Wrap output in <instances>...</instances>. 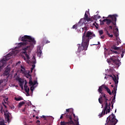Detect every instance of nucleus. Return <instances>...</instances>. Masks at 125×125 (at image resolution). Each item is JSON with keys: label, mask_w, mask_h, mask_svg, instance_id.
<instances>
[{"label": "nucleus", "mask_w": 125, "mask_h": 125, "mask_svg": "<svg viewBox=\"0 0 125 125\" xmlns=\"http://www.w3.org/2000/svg\"><path fill=\"white\" fill-rule=\"evenodd\" d=\"M21 42L19 43L18 44V47H22V46H26V47L23 48L22 50H23V53L25 54L27 60L30 59V57L28 55L26 50L30 51L31 49L34 48V44H36V41L35 39L32 38V37L28 35H25L21 38Z\"/></svg>", "instance_id": "nucleus-1"}, {"label": "nucleus", "mask_w": 125, "mask_h": 125, "mask_svg": "<svg viewBox=\"0 0 125 125\" xmlns=\"http://www.w3.org/2000/svg\"><path fill=\"white\" fill-rule=\"evenodd\" d=\"M95 37V34H93V32L87 31L86 34L85 31L82 37V44H78L77 45L78 46L77 53H80L81 51H83V54H85V50H87V47H88L89 40H91Z\"/></svg>", "instance_id": "nucleus-2"}, {"label": "nucleus", "mask_w": 125, "mask_h": 125, "mask_svg": "<svg viewBox=\"0 0 125 125\" xmlns=\"http://www.w3.org/2000/svg\"><path fill=\"white\" fill-rule=\"evenodd\" d=\"M105 84H103L102 86H99L98 89V92L102 95H100V98H99V102L100 104H103L104 102L105 106L104 108L103 109L102 113L98 115L99 118H102L103 116L105 115V111L107 110L108 108V104H107V101H108V97L106 96L105 93L102 92L103 88H104Z\"/></svg>", "instance_id": "nucleus-3"}, {"label": "nucleus", "mask_w": 125, "mask_h": 125, "mask_svg": "<svg viewBox=\"0 0 125 125\" xmlns=\"http://www.w3.org/2000/svg\"><path fill=\"white\" fill-rule=\"evenodd\" d=\"M117 17H119L117 14L109 15L106 19H104V21H105V23L107 26L110 25H114L113 27H117ZM108 18H111L109 19Z\"/></svg>", "instance_id": "nucleus-4"}, {"label": "nucleus", "mask_w": 125, "mask_h": 125, "mask_svg": "<svg viewBox=\"0 0 125 125\" xmlns=\"http://www.w3.org/2000/svg\"><path fill=\"white\" fill-rule=\"evenodd\" d=\"M109 77L112 78L113 81L115 83V87H114L113 90L112 91V94L114 95L112 101L114 103L116 102V94H117V87H118V83H119V77L118 75L116 76L115 75H109Z\"/></svg>", "instance_id": "nucleus-5"}, {"label": "nucleus", "mask_w": 125, "mask_h": 125, "mask_svg": "<svg viewBox=\"0 0 125 125\" xmlns=\"http://www.w3.org/2000/svg\"><path fill=\"white\" fill-rule=\"evenodd\" d=\"M63 117H65L67 122L62 121L61 122V125H74V121L72 120V117H71V114L69 115V112H68V113L62 114L61 116L60 119H62Z\"/></svg>", "instance_id": "nucleus-6"}, {"label": "nucleus", "mask_w": 125, "mask_h": 125, "mask_svg": "<svg viewBox=\"0 0 125 125\" xmlns=\"http://www.w3.org/2000/svg\"><path fill=\"white\" fill-rule=\"evenodd\" d=\"M117 123H118V120L116 119V116L112 113L107 118L104 125H116Z\"/></svg>", "instance_id": "nucleus-7"}, {"label": "nucleus", "mask_w": 125, "mask_h": 125, "mask_svg": "<svg viewBox=\"0 0 125 125\" xmlns=\"http://www.w3.org/2000/svg\"><path fill=\"white\" fill-rule=\"evenodd\" d=\"M66 111L67 113H69V115H70L71 121H73V116L74 117L73 120L75 122H74L73 124H70V125H79V117L74 113V109L73 108H69L66 109Z\"/></svg>", "instance_id": "nucleus-8"}, {"label": "nucleus", "mask_w": 125, "mask_h": 125, "mask_svg": "<svg viewBox=\"0 0 125 125\" xmlns=\"http://www.w3.org/2000/svg\"><path fill=\"white\" fill-rule=\"evenodd\" d=\"M90 18H88V15L85 13L84 18L83 19H81L80 21H79V23H82V24H84L85 26H88L87 23L90 21Z\"/></svg>", "instance_id": "nucleus-9"}, {"label": "nucleus", "mask_w": 125, "mask_h": 125, "mask_svg": "<svg viewBox=\"0 0 125 125\" xmlns=\"http://www.w3.org/2000/svg\"><path fill=\"white\" fill-rule=\"evenodd\" d=\"M110 62L113 63V64H115L117 66H120V64H121V62H120V60H119L118 59V57L116 56H112V57H111L110 60L108 61V63H110Z\"/></svg>", "instance_id": "nucleus-10"}, {"label": "nucleus", "mask_w": 125, "mask_h": 125, "mask_svg": "<svg viewBox=\"0 0 125 125\" xmlns=\"http://www.w3.org/2000/svg\"><path fill=\"white\" fill-rule=\"evenodd\" d=\"M110 101H111V99L107 101V108L105 111V115H107V114H109V113L111 112V103H110Z\"/></svg>", "instance_id": "nucleus-11"}, {"label": "nucleus", "mask_w": 125, "mask_h": 125, "mask_svg": "<svg viewBox=\"0 0 125 125\" xmlns=\"http://www.w3.org/2000/svg\"><path fill=\"white\" fill-rule=\"evenodd\" d=\"M24 87V90L25 92H26V96H30V94L29 93V92L30 91V88L28 87L27 85V83H25Z\"/></svg>", "instance_id": "nucleus-12"}, {"label": "nucleus", "mask_w": 125, "mask_h": 125, "mask_svg": "<svg viewBox=\"0 0 125 125\" xmlns=\"http://www.w3.org/2000/svg\"><path fill=\"white\" fill-rule=\"evenodd\" d=\"M5 118L6 121L7 122V123H10V120H11V114H4Z\"/></svg>", "instance_id": "nucleus-13"}, {"label": "nucleus", "mask_w": 125, "mask_h": 125, "mask_svg": "<svg viewBox=\"0 0 125 125\" xmlns=\"http://www.w3.org/2000/svg\"><path fill=\"white\" fill-rule=\"evenodd\" d=\"M9 73H10V68L8 67V66H7L5 71L4 72L3 75L8 76V75H9Z\"/></svg>", "instance_id": "nucleus-14"}, {"label": "nucleus", "mask_w": 125, "mask_h": 125, "mask_svg": "<svg viewBox=\"0 0 125 125\" xmlns=\"http://www.w3.org/2000/svg\"><path fill=\"white\" fill-rule=\"evenodd\" d=\"M12 56V54H8L6 57H5V59H2V62H3V61H5V62H6V61H7V60H9V59H10V57Z\"/></svg>", "instance_id": "nucleus-15"}, {"label": "nucleus", "mask_w": 125, "mask_h": 125, "mask_svg": "<svg viewBox=\"0 0 125 125\" xmlns=\"http://www.w3.org/2000/svg\"><path fill=\"white\" fill-rule=\"evenodd\" d=\"M113 28H115L113 32L114 35L116 38H118V36H119V29L117 27V26L116 27H114Z\"/></svg>", "instance_id": "nucleus-16"}, {"label": "nucleus", "mask_w": 125, "mask_h": 125, "mask_svg": "<svg viewBox=\"0 0 125 125\" xmlns=\"http://www.w3.org/2000/svg\"><path fill=\"white\" fill-rule=\"evenodd\" d=\"M41 47L40 46L38 47V53L37 55L39 57H41L42 56V50L41 49Z\"/></svg>", "instance_id": "nucleus-17"}, {"label": "nucleus", "mask_w": 125, "mask_h": 125, "mask_svg": "<svg viewBox=\"0 0 125 125\" xmlns=\"http://www.w3.org/2000/svg\"><path fill=\"white\" fill-rule=\"evenodd\" d=\"M112 47L113 49H114V50H118V51H122L123 49V47H117L115 45H113Z\"/></svg>", "instance_id": "nucleus-18"}, {"label": "nucleus", "mask_w": 125, "mask_h": 125, "mask_svg": "<svg viewBox=\"0 0 125 125\" xmlns=\"http://www.w3.org/2000/svg\"><path fill=\"white\" fill-rule=\"evenodd\" d=\"M104 89L107 91V93L109 94V95H112V92H111V90L108 88L107 85H104Z\"/></svg>", "instance_id": "nucleus-19"}, {"label": "nucleus", "mask_w": 125, "mask_h": 125, "mask_svg": "<svg viewBox=\"0 0 125 125\" xmlns=\"http://www.w3.org/2000/svg\"><path fill=\"white\" fill-rule=\"evenodd\" d=\"M32 62L33 64H32V67L31 68V73H32L33 72V70L35 69V67H36V65H35V64L37 63L36 60H34V61H33Z\"/></svg>", "instance_id": "nucleus-20"}, {"label": "nucleus", "mask_w": 125, "mask_h": 125, "mask_svg": "<svg viewBox=\"0 0 125 125\" xmlns=\"http://www.w3.org/2000/svg\"><path fill=\"white\" fill-rule=\"evenodd\" d=\"M105 32L106 35H107V36H108L109 38H113V34L110 35L109 34V31H108V30H107V28L105 29Z\"/></svg>", "instance_id": "nucleus-21"}, {"label": "nucleus", "mask_w": 125, "mask_h": 125, "mask_svg": "<svg viewBox=\"0 0 125 125\" xmlns=\"http://www.w3.org/2000/svg\"><path fill=\"white\" fill-rule=\"evenodd\" d=\"M79 24H80V23H78V24H76L75 25H74L72 27V29H75V30H77L78 29V28H79V27H80V26L79 25Z\"/></svg>", "instance_id": "nucleus-22"}, {"label": "nucleus", "mask_w": 125, "mask_h": 125, "mask_svg": "<svg viewBox=\"0 0 125 125\" xmlns=\"http://www.w3.org/2000/svg\"><path fill=\"white\" fill-rule=\"evenodd\" d=\"M21 74H25V73H26V69H25V68H24V67H23L22 66H21Z\"/></svg>", "instance_id": "nucleus-23"}, {"label": "nucleus", "mask_w": 125, "mask_h": 125, "mask_svg": "<svg viewBox=\"0 0 125 125\" xmlns=\"http://www.w3.org/2000/svg\"><path fill=\"white\" fill-rule=\"evenodd\" d=\"M24 104H25V102L22 101V102H21L18 105V107L20 108L21 107H22V106H23L24 105Z\"/></svg>", "instance_id": "nucleus-24"}, {"label": "nucleus", "mask_w": 125, "mask_h": 125, "mask_svg": "<svg viewBox=\"0 0 125 125\" xmlns=\"http://www.w3.org/2000/svg\"><path fill=\"white\" fill-rule=\"evenodd\" d=\"M41 118L44 119L43 121L44 122H47V120H46V116L43 115V116H41Z\"/></svg>", "instance_id": "nucleus-25"}, {"label": "nucleus", "mask_w": 125, "mask_h": 125, "mask_svg": "<svg viewBox=\"0 0 125 125\" xmlns=\"http://www.w3.org/2000/svg\"><path fill=\"white\" fill-rule=\"evenodd\" d=\"M15 99L16 101H20L21 100H23V99L21 97L15 98Z\"/></svg>", "instance_id": "nucleus-26"}, {"label": "nucleus", "mask_w": 125, "mask_h": 125, "mask_svg": "<svg viewBox=\"0 0 125 125\" xmlns=\"http://www.w3.org/2000/svg\"><path fill=\"white\" fill-rule=\"evenodd\" d=\"M96 25H97V26H96ZM96 25L94 23H92L93 27H96V29H98V24L96 23Z\"/></svg>", "instance_id": "nucleus-27"}, {"label": "nucleus", "mask_w": 125, "mask_h": 125, "mask_svg": "<svg viewBox=\"0 0 125 125\" xmlns=\"http://www.w3.org/2000/svg\"><path fill=\"white\" fill-rule=\"evenodd\" d=\"M108 26L107 27V28H109V30H113V26L112 25H108Z\"/></svg>", "instance_id": "nucleus-28"}, {"label": "nucleus", "mask_w": 125, "mask_h": 125, "mask_svg": "<svg viewBox=\"0 0 125 125\" xmlns=\"http://www.w3.org/2000/svg\"><path fill=\"white\" fill-rule=\"evenodd\" d=\"M119 51H121V52H122V53L121 54V58H123V57H124V53H125V50L124 51L123 49V50Z\"/></svg>", "instance_id": "nucleus-29"}, {"label": "nucleus", "mask_w": 125, "mask_h": 125, "mask_svg": "<svg viewBox=\"0 0 125 125\" xmlns=\"http://www.w3.org/2000/svg\"><path fill=\"white\" fill-rule=\"evenodd\" d=\"M99 33L100 36H102V35H103V30H101L100 31H99Z\"/></svg>", "instance_id": "nucleus-30"}, {"label": "nucleus", "mask_w": 125, "mask_h": 125, "mask_svg": "<svg viewBox=\"0 0 125 125\" xmlns=\"http://www.w3.org/2000/svg\"><path fill=\"white\" fill-rule=\"evenodd\" d=\"M29 84H30V85H33V81H32V80H30L29 82Z\"/></svg>", "instance_id": "nucleus-31"}, {"label": "nucleus", "mask_w": 125, "mask_h": 125, "mask_svg": "<svg viewBox=\"0 0 125 125\" xmlns=\"http://www.w3.org/2000/svg\"><path fill=\"white\" fill-rule=\"evenodd\" d=\"M0 111L1 113H2V111H3V107H2V105L0 104Z\"/></svg>", "instance_id": "nucleus-32"}, {"label": "nucleus", "mask_w": 125, "mask_h": 125, "mask_svg": "<svg viewBox=\"0 0 125 125\" xmlns=\"http://www.w3.org/2000/svg\"><path fill=\"white\" fill-rule=\"evenodd\" d=\"M4 111V115H5L6 114H10L9 112H8V110L7 109H6L5 110V111Z\"/></svg>", "instance_id": "nucleus-33"}, {"label": "nucleus", "mask_w": 125, "mask_h": 125, "mask_svg": "<svg viewBox=\"0 0 125 125\" xmlns=\"http://www.w3.org/2000/svg\"><path fill=\"white\" fill-rule=\"evenodd\" d=\"M114 103H115L113 102V101H111V105H112V106H111L112 109H113V108H114Z\"/></svg>", "instance_id": "nucleus-34"}, {"label": "nucleus", "mask_w": 125, "mask_h": 125, "mask_svg": "<svg viewBox=\"0 0 125 125\" xmlns=\"http://www.w3.org/2000/svg\"><path fill=\"white\" fill-rule=\"evenodd\" d=\"M37 83H38V82L37 81H34L33 86H34V85H36V84H37Z\"/></svg>", "instance_id": "nucleus-35"}, {"label": "nucleus", "mask_w": 125, "mask_h": 125, "mask_svg": "<svg viewBox=\"0 0 125 125\" xmlns=\"http://www.w3.org/2000/svg\"><path fill=\"white\" fill-rule=\"evenodd\" d=\"M36 123L37 125H41V121L40 120H37Z\"/></svg>", "instance_id": "nucleus-36"}, {"label": "nucleus", "mask_w": 125, "mask_h": 125, "mask_svg": "<svg viewBox=\"0 0 125 125\" xmlns=\"http://www.w3.org/2000/svg\"><path fill=\"white\" fill-rule=\"evenodd\" d=\"M41 122H42V125H46V122H43L41 121Z\"/></svg>", "instance_id": "nucleus-37"}, {"label": "nucleus", "mask_w": 125, "mask_h": 125, "mask_svg": "<svg viewBox=\"0 0 125 125\" xmlns=\"http://www.w3.org/2000/svg\"><path fill=\"white\" fill-rule=\"evenodd\" d=\"M104 22H106V21H104V20L101 22V25H104Z\"/></svg>", "instance_id": "nucleus-38"}, {"label": "nucleus", "mask_w": 125, "mask_h": 125, "mask_svg": "<svg viewBox=\"0 0 125 125\" xmlns=\"http://www.w3.org/2000/svg\"><path fill=\"white\" fill-rule=\"evenodd\" d=\"M83 29H84L85 30V33L86 32V31H87V27L85 26L84 27Z\"/></svg>", "instance_id": "nucleus-39"}, {"label": "nucleus", "mask_w": 125, "mask_h": 125, "mask_svg": "<svg viewBox=\"0 0 125 125\" xmlns=\"http://www.w3.org/2000/svg\"><path fill=\"white\" fill-rule=\"evenodd\" d=\"M98 44H100V42H98L97 44H94L93 45H98Z\"/></svg>", "instance_id": "nucleus-40"}, {"label": "nucleus", "mask_w": 125, "mask_h": 125, "mask_svg": "<svg viewBox=\"0 0 125 125\" xmlns=\"http://www.w3.org/2000/svg\"><path fill=\"white\" fill-rule=\"evenodd\" d=\"M85 13L87 15L89 14V11H86Z\"/></svg>", "instance_id": "nucleus-41"}, {"label": "nucleus", "mask_w": 125, "mask_h": 125, "mask_svg": "<svg viewBox=\"0 0 125 125\" xmlns=\"http://www.w3.org/2000/svg\"><path fill=\"white\" fill-rule=\"evenodd\" d=\"M50 42V41H49L48 40H47L46 41V42L45 43V44H46V43H49Z\"/></svg>", "instance_id": "nucleus-42"}, {"label": "nucleus", "mask_w": 125, "mask_h": 125, "mask_svg": "<svg viewBox=\"0 0 125 125\" xmlns=\"http://www.w3.org/2000/svg\"><path fill=\"white\" fill-rule=\"evenodd\" d=\"M114 53H115L116 54H118V53H119V52H118L117 51H113Z\"/></svg>", "instance_id": "nucleus-43"}, {"label": "nucleus", "mask_w": 125, "mask_h": 125, "mask_svg": "<svg viewBox=\"0 0 125 125\" xmlns=\"http://www.w3.org/2000/svg\"><path fill=\"white\" fill-rule=\"evenodd\" d=\"M46 40V37H44L43 39V42H44V40Z\"/></svg>", "instance_id": "nucleus-44"}, {"label": "nucleus", "mask_w": 125, "mask_h": 125, "mask_svg": "<svg viewBox=\"0 0 125 125\" xmlns=\"http://www.w3.org/2000/svg\"><path fill=\"white\" fill-rule=\"evenodd\" d=\"M15 107L14 106H12L11 107V110H13L14 109Z\"/></svg>", "instance_id": "nucleus-45"}, {"label": "nucleus", "mask_w": 125, "mask_h": 125, "mask_svg": "<svg viewBox=\"0 0 125 125\" xmlns=\"http://www.w3.org/2000/svg\"><path fill=\"white\" fill-rule=\"evenodd\" d=\"M104 36H102L101 37V39H104Z\"/></svg>", "instance_id": "nucleus-46"}, {"label": "nucleus", "mask_w": 125, "mask_h": 125, "mask_svg": "<svg viewBox=\"0 0 125 125\" xmlns=\"http://www.w3.org/2000/svg\"><path fill=\"white\" fill-rule=\"evenodd\" d=\"M117 43L118 45H119V43H121L120 42L117 41Z\"/></svg>", "instance_id": "nucleus-47"}, {"label": "nucleus", "mask_w": 125, "mask_h": 125, "mask_svg": "<svg viewBox=\"0 0 125 125\" xmlns=\"http://www.w3.org/2000/svg\"><path fill=\"white\" fill-rule=\"evenodd\" d=\"M22 112H25V108L23 109H22Z\"/></svg>", "instance_id": "nucleus-48"}, {"label": "nucleus", "mask_w": 125, "mask_h": 125, "mask_svg": "<svg viewBox=\"0 0 125 125\" xmlns=\"http://www.w3.org/2000/svg\"><path fill=\"white\" fill-rule=\"evenodd\" d=\"M33 59H34V60H36V57L33 56Z\"/></svg>", "instance_id": "nucleus-49"}, {"label": "nucleus", "mask_w": 125, "mask_h": 125, "mask_svg": "<svg viewBox=\"0 0 125 125\" xmlns=\"http://www.w3.org/2000/svg\"><path fill=\"white\" fill-rule=\"evenodd\" d=\"M4 107H5V108L6 109L7 108V107L6 106V105H5V104H3Z\"/></svg>", "instance_id": "nucleus-50"}, {"label": "nucleus", "mask_w": 125, "mask_h": 125, "mask_svg": "<svg viewBox=\"0 0 125 125\" xmlns=\"http://www.w3.org/2000/svg\"><path fill=\"white\" fill-rule=\"evenodd\" d=\"M20 86L21 87V86H23V84H22V83L20 84Z\"/></svg>", "instance_id": "nucleus-51"}, {"label": "nucleus", "mask_w": 125, "mask_h": 125, "mask_svg": "<svg viewBox=\"0 0 125 125\" xmlns=\"http://www.w3.org/2000/svg\"><path fill=\"white\" fill-rule=\"evenodd\" d=\"M98 19H100V16H98Z\"/></svg>", "instance_id": "nucleus-52"}, {"label": "nucleus", "mask_w": 125, "mask_h": 125, "mask_svg": "<svg viewBox=\"0 0 125 125\" xmlns=\"http://www.w3.org/2000/svg\"><path fill=\"white\" fill-rule=\"evenodd\" d=\"M111 87H114V85L113 84L111 85Z\"/></svg>", "instance_id": "nucleus-53"}, {"label": "nucleus", "mask_w": 125, "mask_h": 125, "mask_svg": "<svg viewBox=\"0 0 125 125\" xmlns=\"http://www.w3.org/2000/svg\"><path fill=\"white\" fill-rule=\"evenodd\" d=\"M30 89H31V91H33V89H32V87H31Z\"/></svg>", "instance_id": "nucleus-54"}, {"label": "nucleus", "mask_w": 125, "mask_h": 125, "mask_svg": "<svg viewBox=\"0 0 125 125\" xmlns=\"http://www.w3.org/2000/svg\"><path fill=\"white\" fill-rule=\"evenodd\" d=\"M36 118V119H39V117H38V116H37Z\"/></svg>", "instance_id": "nucleus-55"}, {"label": "nucleus", "mask_w": 125, "mask_h": 125, "mask_svg": "<svg viewBox=\"0 0 125 125\" xmlns=\"http://www.w3.org/2000/svg\"><path fill=\"white\" fill-rule=\"evenodd\" d=\"M21 87L22 88V89H23V86H21Z\"/></svg>", "instance_id": "nucleus-56"}, {"label": "nucleus", "mask_w": 125, "mask_h": 125, "mask_svg": "<svg viewBox=\"0 0 125 125\" xmlns=\"http://www.w3.org/2000/svg\"><path fill=\"white\" fill-rule=\"evenodd\" d=\"M116 112H117V109L115 110V113H116Z\"/></svg>", "instance_id": "nucleus-57"}, {"label": "nucleus", "mask_w": 125, "mask_h": 125, "mask_svg": "<svg viewBox=\"0 0 125 125\" xmlns=\"http://www.w3.org/2000/svg\"><path fill=\"white\" fill-rule=\"evenodd\" d=\"M23 58L24 59H25V57H23Z\"/></svg>", "instance_id": "nucleus-58"}, {"label": "nucleus", "mask_w": 125, "mask_h": 125, "mask_svg": "<svg viewBox=\"0 0 125 125\" xmlns=\"http://www.w3.org/2000/svg\"><path fill=\"white\" fill-rule=\"evenodd\" d=\"M16 65H18V62L16 63Z\"/></svg>", "instance_id": "nucleus-59"}, {"label": "nucleus", "mask_w": 125, "mask_h": 125, "mask_svg": "<svg viewBox=\"0 0 125 125\" xmlns=\"http://www.w3.org/2000/svg\"><path fill=\"white\" fill-rule=\"evenodd\" d=\"M103 18H104V19L105 18V17H103Z\"/></svg>", "instance_id": "nucleus-60"}, {"label": "nucleus", "mask_w": 125, "mask_h": 125, "mask_svg": "<svg viewBox=\"0 0 125 125\" xmlns=\"http://www.w3.org/2000/svg\"><path fill=\"white\" fill-rule=\"evenodd\" d=\"M96 17V16H95L94 18H95Z\"/></svg>", "instance_id": "nucleus-61"}, {"label": "nucleus", "mask_w": 125, "mask_h": 125, "mask_svg": "<svg viewBox=\"0 0 125 125\" xmlns=\"http://www.w3.org/2000/svg\"><path fill=\"white\" fill-rule=\"evenodd\" d=\"M104 79H106V77H104Z\"/></svg>", "instance_id": "nucleus-62"}, {"label": "nucleus", "mask_w": 125, "mask_h": 125, "mask_svg": "<svg viewBox=\"0 0 125 125\" xmlns=\"http://www.w3.org/2000/svg\"><path fill=\"white\" fill-rule=\"evenodd\" d=\"M100 22H101V20H100Z\"/></svg>", "instance_id": "nucleus-63"}, {"label": "nucleus", "mask_w": 125, "mask_h": 125, "mask_svg": "<svg viewBox=\"0 0 125 125\" xmlns=\"http://www.w3.org/2000/svg\"><path fill=\"white\" fill-rule=\"evenodd\" d=\"M30 76H31V75H29Z\"/></svg>", "instance_id": "nucleus-64"}]
</instances>
